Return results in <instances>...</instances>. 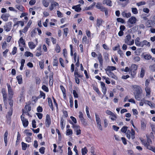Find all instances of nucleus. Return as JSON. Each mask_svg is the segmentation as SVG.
Masks as SVG:
<instances>
[{
  "instance_id": "obj_1",
  "label": "nucleus",
  "mask_w": 155,
  "mask_h": 155,
  "mask_svg": "<svg viewBox=\"0 0 155 155\" xmlns=\"http://www.w3.org/2000/svg\"><path fill=\"white\" fill-rule=\"evenodd\" d=\"M135 132L134 130L132 129L131 131L130 130H127V132L126 133V137L128 139H130V137L133 140L135 137Z\"/></svg>"
},
{
  "instance_id": "obj_2",
  "label": "nucleus",
  "mask_w": 155,
  "mask_h": 155,
  "mask_svg": "<svg viewBox=\"0 0 155 155\" xmlns=\"http://www.w3.org/2000/svg\"><path fill=\"white\" fill-rule=\"evenodd\" d=\"M142 143L146 147L147 149L149 150L152 149V147L150 145L152 143V141L150 139L148 138L147 139V141L143 140L142 141Z\"/></svg>"
},
{
  "instance_id": "obj_3",
  "label": "nucleus",
  "mask_w": 155,
  "mask_h": 155,
  "mask_svg": "<svg viewBox=\"0 0 155 155\" xmlns=\"http://www.w3.org/2000/svg\"><path fill=\"white\" fill-rule=\"evenodd\" d=\"M136 45L137 46L141 47H143L144 45L150 47V42H147L146 40H144L138 43H136Z\"/></svg>"
},
{
  "instance_id": "obj_4",
  "label": "nucleus",
  "mask_w": 155,
  "mask_h": 155,
  "mask_svg": "<svg viewBox=\"0 0 155 155\" xmlns=\"http://www.w3.org/2000/svg\"><path fill=\"white\" fill-rule=\"evenodd\" d=\"M23 113L22 114L21 116V118L23 125L24 127H25L28 126V121L27 119H26L24 116H23Z\"/></svg>"
},
{
  "instance_id": "obj_5",
  "label": "nucleus",
  "mask_w": 155,
  "mask_h": 155,
  "mask_svg": "<svg viewBox=\"0 0 155 155\" xmlns=\"http://www.w3.org/2000/svg\"><path fill=\"white\" fill-rule=\"evenodd\" d=\"M138 66L136 64H132L131 66L130 71L131 74L133 75L132 72L134 73L133 75H135L136 74L135 71L137 70Z\"/></svg>"
},
{
  "instance_id": "obj_6",
  "label": "nucleus",
  "mask_w": 155,
  "mask_h": 155,
  "mask_svg": "<svg viewBox=\"0 0 155 155\" xmlns=\"http://www.w3.org/2000/svg\"><path fill=\"white\" fill-rule=\"evenodd\" d=\"M51 124L50 117L48 114H47L46 117L45 124L46 127H49Z\"/></svg>"
},
{
  "instance_id": "obj_7",
  "label": "nucleus",
  "mask_w": 155,
  "mask_h": 155,
  "mask_svg": "<svg viewBox=\"0 0 155 155\" xmlns=\"http://www.w3.org/2000/svg\"><path fill=\"white\" fill-rule=\"evenodd\" d=\"M132 87L135 90V92H142V90L141 87L138 85H132Z\"/></svg>"
},
{
  "instance_id": "obj_8",
  "label": "nucleus",
  "mask_w": 155,
  "mask_h": 155,
  "mask_svg": "<svg viewBox=\"0 0 155 155\" xmlns=\"http://www.w3.org/2000/svg\"><path fill=\"white\" fill-rule=\"evenodd\" d=\"M8 87V92L9 97H12L13 95V92L12 89L10 85L8 83L7 84Z\"/></svg>"
},
{
  "instance_id": "obj_9",
  "label": "nucleus",
  "mask_w": 155,
  "mask_h": 155,
  "mask_svg": "<svg viewBox=\"0 0 155 155\" xmlns=\"http://www.w3.org/2000/svg\"><path fill=\"white\" fill-rule=\"evenodd\" d=\"M142 92H134V94L135 96V98L136 100L138 101H140L141 98V94Z\"/></svg>"
},
{
  "instance_id": "obj_10",
  "label": "nucleus",
  "mask_w": 155,
  "mask_h": 155,
  "mask_svg": "<svg viewBox=\"0 0 155 155\" xmlns=\"http://www.w3.org/2000/svg\"><path fill=\"white\" fill-rule=\"evenodd\" d=\"M59 6V4L55 2H51V6L49 7V9L50 10L52 11L54 9V7Z\"/></svg>"
},
{
  "instance_id": "obj_11",
  "label": "nucleus",
  "mask_w": 155,
  "mask_h": 155,
  "mask_svg": "<svg viewBox=\"0 0 155 155\" xmlns=\"http://www.w3.org/2000/svg\"><path fill=\"white\" fill-rule=\"evenodd\" d=\"M101 86L102 88V91L104 95L107 92V88L105 84L103 82H101Z\"/></svg>"
},
{
  "instance_id": "obj_12",
  "label": "nucleus",
  "mask_w": 155,
  "mask_h": 155,
  "mask_svg": "<svg viewBox=\"0 0 155 155\" xmlns=\"http://www.w3.org/2000/svg\"><path fill=\"white\" fill-rule=\"evenodd\" d=\"M40 96H38L37 97H32V98H35L34 100V101L36 102V101H37L38 98H39L40 97H43V99H45V93L42 91H40Z\"/></svg>"
},
{
  "instance_id": "obj_13",
  "label": "nucleus",
  "mask_w": 155,
  "mask_h": 155,
  "mask_svg": "<svg viewBox=\"0 0 155 155\" xmlns=\"http://www.w3.org/2000/svg\"><path fill=\"white\" fill-rule=\"evenodd\" d=\"M10 15L8 13H4L3 14L1 18L5 21H7L8 20V18L10 16Z\"/></svg>"
},
{
  "instance_id": "obj_14",
  "label": "nucleus",
  "mask_w": 155,
  "mask_h": 155,
  "mask_svg": "<svg viewBox=\"0 0 155 155\" xmlns=\"http://www.w3.org/2000/svg\"><path fill=\"white\" fill-rule=\"evenodd\" d=\"M81 5L79 4L78 5L74 6L72 7V8L74 9L75 11L77 12H80L81 10V8L80 7Z\"/></svg>"
},
{
  "instance_id": "obj_15",
  "label": "nucleus",
  "mask_w": 155,
  "mask_h": 155,
  "mask_svg": "<svg viewBox=\"0 0 155 155\" xmlns=\"http://www.w3.org/2000/svg\"><path fill=\"white\" fill-rule=\"evenodd\" d=\"M97 58L100 64V66L102 67L103 66V59L102 58V55L101 53H99L98 54Z\"/></svg>"
},
{
  "instance_id": "obj_16",
  "label": "nucleus",
  "mask_w": 155,
  "mask_h": 155,
  "mask_svg": "<svg viewBox=\"0 0 155 155\" xmlns=\"http://www.w3.org/2000/svg\"><path fill=\"white\" fill-rule=\"evenodd\" d=\"M106 73L107 74L108 76L115 79H117V78L116 77L112 72L111 71H109Z\"/></svg>"
},
{
  "instance_id": "obj_17",
  "label": "nucleus",
  "mask_w": 155,
  "mask_h": 155,
  "mask_svg": "<svg viewBox=\"0 0 155 155\" xmlns=\"http://www.w3.org/2000/svg\"><path fill=\"white\" fill-rule=\"evenodd\" d=\"M116 69V68L115 67L110 66H108L105 69L106 72L110 71H113Z\"/></svg>"
},
{
  "instance_id": "obj_18",
  "label": "nucleus",
  "mask_w": 155,
  "mask_h": 155,
  "mask_svg": "<svg viewBox=\"0 0 155 155\" xmlns=\"http://www.w3.org/2000/svg\"><path fill=\"white\" fill-rule=\"evenodd\" d=\"M136 21V18L132 16L129 19L128 22H130V24H133L135 23Z\"/></svg>"
},
{
  "instance_id": "obj_19",
  "label": "nucleus",
  "mask_w": 155,
  "mask_h": 155,
  "mask_svg": "<svg viewBox=\"0 0 155 155\" xmlns=\"http://www.w3.org/2000/svg\"><path fill=\"white\" fill-rule=\"evenodd\" d=\"M141 56L146 60H148L152 58V56L150 54L144 55L143 54L141 55Z\"/></svg>"
},
{
  "instance_id": "obj_20",
  "label": "nucleus",
  "mask_w": 155,
  "mask_h": 155,
  "mask_svg": "<svg viewBox=\"0 0 155 155\" xmlns=\"http://www.w3.org/2000/svg\"><path fill=\"white\" fill-rule=\"evenodd\" d=\"M131 36L130 35H127L125 37V38L124 40L125 42L127 45H128L129 43L130 42V40L131 38Z\"/></svg>"
},
{
  "instance_id": "obj_21",
  "label": "nucleus",
  "mask_w": 155,
  "mask_h": 155,
  "mask_svg": "<svg viewBox=\"0 0 155 155\" xmlns=\"http://www.w3.org/2000/svg\"><path fill=\"white\" fill-rule=\"evenodd\" d=\"M121 14L123 17L127 18H128L131 16V14L130 13H126L125 12H122Z\"/></svg>"
},
{
  "instance_id": "obj_22",
  "label": "nucleus",
  "mask_w": 155,
  "mask_h": 155,
  "mask_svg": "<svg viewBox=\"0 0 155 155\" xmlns=\"http://www.w3.org/2000/svg\"><path fill=\"white\" fill-rule=\"evenodd\" d=\"M8 135V132L6 131L4 135V140L5 143V146H7L8 142L7 136Z\"/></svg>"
},
{
  "instance_id": "obj_23",
  "label": "nucleus",
  "mask_w": 155,
  "mask_h": 155,
  "mask_svg": "<svg viewBox=\"0 0 155 155\" xmlns=\"http://www.w3.org/2000/svg\"><path fill=\"white\" fill-rule=\"evenodd\" d=\"M145 90L147 96H150V89L149 87H146L145 88Z\"/></svg>"
},
{
  "instance_id": "obj_24",
  "label": "nucleus",
  "mask_w": 155,
  "mask_h": 155,
  "mask_svg": "<svg viewBox=\"0 0 155 155\" xmlns=\"http://www.w3.org/2000/svg\"><path fill=\"white\" fill-rule=\"evenodd\" d=\"M48 102L49 104V105L50 106V107L51 109V110H53L54 109V107L53 105V103L52 102V101L51 99L50 98H48Z\"/></svg>"
},
{
  "instance_id": "obj_25",
  "label": "nucleus",
  "mask_w": 155,
  "mask_h": 155,
  "mask_svg": "<svg viewBox=\"0 0 155 155\" xmlns=\"http://www.w3.org/2000/svg\"><path fill=\"white\" fill-rule=\"evenodd\" d=\"M13 110L12 107H10L6 115V117L8 118H10L12 115V113Z\"/></svg>"
},
{
  "instance_id": "obj_26",
  "label": "nucleus",
  "mask_w": 155,
  "mask_h": 155,
  "mask_svg": "<svg viewBox=\"0 0 155 155\" xmlns=\"http://www.w3.org/2000/svg\"><path fill=\"white\" fill-rule=\"evenodd\" d=\"M111 2L110 0H104L103 1L104 4H106L107 5L110 6H111Z\"/></svg>"
},
{
  "instance_id": "obj_27",
  "label": "nucleus",
  "mask_w": 155,
  "mask_h": 155,
  "mask_svg": "<svg viewBox=\"0 0 155 155\" xmlns=\"http://www.w3.org/2000/svg\"><path fill=\"white\" fill-rule=\"evenodd\" d=\"M95 5L96 3L95 2H94L93 4L89 6L86 7L85 8V10H89L92 9L93 7Z\"/></svg>"
},
{
  "instance_id": "obj_28",
  "label": "nucleus",
  "mask_w": 155,
  "mask_h": 155,
  "mask_svg": "<svg viewBox=\"0 0 155 155\" xmlns=\"http://www.w3.org/2000/svg\"><path fill=\"white\" fill-rule=\"evenodd\" d=\"M141 129L143 130H145L146 127V124H145L144 121H141Z\"/></svg>"
},
{
  "instance_id": "obj_29",
  "label": "nucleus",
  "mask_w": 155,
  "mask_h": 155,
  "mask_svg": "<svg viewBox=\"0 0 155 155\" xmlns=\"http://www.w3.org/2000/svg\"><path fill=\"white\" fill-rule=\"evenodd\" d=\"M28 45L29 48L31 49H33L35 47V44L32 42H29Z\"/></svg>"
},
{
  "instance_id": "obj_30",
  "label": "nucleus",
  "mask_w": 155,
  "mask_h": 155,
  "mask_svg": "<svg viewBox=\"0 0 155 155\" xmlns=\"http://www.w3.org/2000/svg\"><path fill=\"white\" fill-rule=\"evenodd\" d=\"M16 7L21 12H23L24 9L23 7L21 5H16Z\"/></svg>"
},
{
  "instance_id": "obj_31",
  "label": "nucleus",
  "mask_w": 155,
  "mask_h": 155,
  "mask_svg": "<svg viewBox=\"0 0 155 155\" xmlns=\"http://www.w3.org/2000/svg\"><path fill=\"white\" fill-rule=\"evenodd\" d=\"M88 150L87 149L86 147H84V148L81 149V153L82 155H85L87 152Z\"/></svg>"
},
{
  "instance_id": "obj_32",
  "label": "nucleus",
  "mask_w": 155,
  "mask_h": 155,
  "mask_svg": "<svg viewBox=\"0 0 155 155\" xmlns=\"http://www.w3.org/2000/svg\"><path fill=\"white\" fill-rule=\"evenodd\" d=\"M60 87L63 93L64 96L65 97L66 96L65 89L62 85H61Z\"/></svg>"
},
{
  "instance_id": "obj_33",
  "label": "nucleus",
  "mask_w": 155,
  "mask_h": 155,
  "mask_svg": "<svg viewBox=\"0 0 155 155\" xmlns=\"http://www.w3.org/2000/svg\"><path fill=\"white\" fill-rule=\"evenodd\" d=\"M4 30L6 31H9L11 29V27L10 25H6L4 26Z\"/></svg>"
},
{
  "instance_id": "obj_34",
  "label": "nucleus",
  "mask_w": 155,
  "mask_h": 155,
  "mask_svg": "<svg viewBox=\"0 0 155 155\" xmlns=\"http://www.w3.org/2000/svg\"><path fill=\"white\" fill-rule=\"evenodd\" d=\"M145 71L144 69L142 68L141 69V71L140 72V77L142 78L145 75Z\"/></svg>"
},
{
  "instance_id": "obj_35",
  "label": "nucleus",
  "mask_w": 155,
  "mask_h": 155,
  "mask_svg": "<svg viewBox=\"0 0 155 155\" xmlns=\"http://www.w3.org/2000/svg\"><path fill=\"white\" fill-rule=\"evenodd\" d=\"M16 78L19 84H21L22 82V79L21 75L18 76L16 77Z\"/></svg>"
},
{
  "instance_id": "obj_36",
  "label": "nucleus",
  "mask_w": 155,
  "mask_h": 155,
  "mask_svg": "<svg viewBox=\"0 0 155 155\" xmlns=\"http://www.w3.org/2000/svg\"><path fill=\"white\" fill-rule=\"evenodd\" d=\"M22 149V150H25L26 149L27 147V145L26 143L23 142H21Z\"/></svg>"
},
{
  "instance_id": "obj_37",
  "label": "nucleus",
  "mask_w": 155,
  "mask_h": 155,
  "mask_svg": "<svg viewBox=\"0 0 155 155\" xmlns=\"http://www.w3.org/2000/svg\"><path fill=\"white\" fill-rule=\"evenodd\" d=\"M42 3L43 5L46 7H48L49 5V2L45 0H43Z\"/></svg>"
},
{
  "instance_id": "obj_38",
  "label": "nucleus",
  "mask_w": 155,
  "mask_h": 155,
  "mask_svg": "<svg viewBox=\"0 0 155 155\" xmlns=\"http://www.w3.org/2000/svg\"><path fill=\"white\" fill-rule=\"evenodd\" d=\"M95 114L96 117V120L97 123H101V119L99 117V116L97 115L96 113H95Z\"/></svg>"
},
{
  "instance_id": "obj_39",
  "label": "nucleus",
  "mask_w": 155,
  "mask_h": 155,
  "mask_svg": "<svg viewBox=\"0 0 155 155\" xmlns=\"http://www.w3.org/2000/svg\"><path fill=\"white\" fill-rule=\"evenodd\" d=\"M146 102H148L147 104L151 107H154V104L153 103L151 102L150 101H145L144 103L145 104H146Z\"/></svg>"
},
{
  "instance_id": "obj_40",
  "label": "nucleus",
  "mask_w": 155,
  "mask_h": 155,
  "mask_svg": "<svg viewBox=\"0 0 155 155\" xmlns=\"http://www.w3.org/2000/svg\"><path fill=\"white\" fill-rule=\"evenodd\" d=\"M72 134V130L70 129H68L67 130L66 135H71Z\"/></svg>"
},
{
  "instance_id": "obj_41",
  "label": "nucleus",
  "mask_w": 155,
  "mask_h": 155,
  "mask_svg": "<svg viewBox=\"0 0 155 155\" xmlns=\"http://www.w3.org/2000/svg\"><path fill=\"white\" fill-rule=\"evenodd\" d=\"M93 89L98 94H100V92L98 88L95 85H93Z\"/></svg>"
},
{
  "instance_id": "obj_42",
  "label": "nucleus",
  "mask_w": 155,
  "mask_h": 155,
  "mask_svg": "<svg viewBox=\"0 0 155 155\" xmlns=\"http://www.w3.org/2000/svg\"><path fill=\"white\" fill-rule=\"evenodd\" d=\"M128 127L127 126L123 127L121 130V131L122 132L126 133Z\"/></svg>"
},
{
  "instance_id": "obj_43",
  "label": "nucleus",
  "mask_w": 155,
  "mask_h": 155,
  "mask_svg": "<svg viewBox=\"0 0 155 155\" xmlns=\"http://www.w3.org/2000/svg\"><path fill=\"white\" fill-rule=\"evenodd\" d=\"M101 19H97V25L98 27L101 25L102 23V21Z\"/></svg>"
},
{
  "instance_id": "obj_44",
  "label": "nucleus",
  "mask_w": 155,
  "mask_h": 155,
  "mask_svg": "<svg viewBox=\"0 0 155 155\" xmlns=\"http://www.w3.org/2000/svg\"><path fill=\"white\" fill-rule=\"evenodd\" d=\"M146 3L144 1H142L140 2L137 3L136 4L138 6H140L141 5H144L146 4Z\"/></svg>"
},
{
  "instance_id": "obj_45",
  "label": "nucleus",
  "mask_w": 155,
  "mask_h": 155,
  "mask_svg": "<svg viewBox=\"0 0 155 155\" xmlns=\"http://www.w3.org/2000/svg\"><path fill=\"white\" fill-rule=\"evenodd\" d=\"M25 55L27 57L30 56L33 57V54L29 51H26L25 53Z\"/></svg>"
},
{
  "instance_id": "obj_46",
  "label": "nucleus",
  "mask_w": 155,
  "mask_h": 155,
  "mask_svg": "<svg viewBox=\"0 0 155 155\" xmlns=\"http://www.w3.org/2000/svg\"><path fill=\"white\" fill-rule=\"evenodd\" d=\"M132 12V13L134 14H137L138 13V11L137 8H131Z\"/></svg>"
},
{
  "instance_id": "obj_47",
  "label": "nucleus",
  "mask_w": 155,
  "mask_h": 155,
  "mask_svg": "<svg viewBox=\"0 0 155 155\" xmlns=\"http://www.w3.org/2000/svg\"><path fill=\"white\" fill-rule=\"evenodd\" d=\"M44 61L43 60H42L41 61H39V65L40 68L42 69L44 68Z\"/></svg>"
},
{
  "instance_id": "obj_48",
  "label": "nucleus",
  "mask_w": 155,
  "mask_h": 155,
  "mask_svg": "<svg viewBox=\"0 0 155 155\" xmlns=\"http://www.w3.org/2000/svg\"><path fill=\"white\" fill-rule=\"evenodd\" d=\"M64 120L63 118H61V120L60 124L61 125V128L62 129H63L64 127V125H63L64 123Z\"/></svg>"
},
{
  "instance_id": "obj_49",
  "label": "nucleus",
  "mask_w": 155,
  "mask_h": 155,
  "mask_svg": "<svg viewBox=\"0 0 155 155\" xmlns=\"http://www.w3.org/2000/svg\"><path fill=\"white\" fill-rule=\"evenodd\" d=\"M88 109H89L88 107L87 106H86V113L87 114V115L89 118H91V116L90 115Z\"/></svg>"
},
{
  "instance_id": "obj_50",
  "label": "nucleus",
  "mask_w": 155,
  "mask_h": 155,
  "mask_svg": "<svg viewBox=\"0 0 155 155\" xmlns=\"http://www.w3.org/2000/svg\"><path fill=\"white\" fill-rule=\"evenodd\" d=\"M50 78V81H49V84L50 85H53V78L52 76H50L49 77Z\"/></svg>"
},
{
  "instance_id": "obj_51",
  "label": "nucleus",
  "mask_w": 155,
  "mask_h": 155,
  "mask_svg": "<svg viewBox=\"0 0 155 155\" xmlns=\"http://www.w3.org/2000/svg\"><path fill=\"white\" fill-rule=\"evenodd\" d=\"M18 43H21L23 45H25V41L23 40L22 37L20 39L19 41H18Z\"/></svg>"
},
{
  "instance_id": "obj_52",
  "label": "nucleus",
  "mask_w": 155,
  "mask_h": 155,
  "mask_svg": "<svg viewBox=\"0 0 155 155\" xmlns=\"http://www.w3.org/2000/svg\"><path fill=\"white\" fill-rule=\"evenodd\" d=\"M42 88L43 90L46 92H48V87L45 85H44L42 86Z\"/></svg>"
},
{
  "instance_id": "obj_53",
  "label": "nucleus",
  "mask_w": 155,
  "mask_h": 155,
  "mask_svg": "<svg viewBox=\"0 0 155 155\" xmlns=\"http://www.w3.org/2000/svg\"><path fill=\"white\" fill-rule=\"evenodd\" d=\"M58 64V61L57 59V58L56 57L55 59H54L53 62V65L54 66H57Z\"/></svg>"
},
{
  "instance_id": "obj_54",
  "label": "nucleus",
  "mask_w": 155,
  "mask_h": 155,
  "mask_svg": "<svg viewBox=\"0 0 155 155\" xmlns=\"http://www.w3.org/2000/svg\"><path fill=\"white\" fill-rule=\"evenodd\" d=\"M25 108L26 109V111H29L31 110V107L28 105H25Z\"/></svg>"
},
{
  "instance_id": "obj_55",
  "label": "nucleus",
  "mask_w": 155,
  "mask_h": 155,
  "mask_svg": "<svg viewBox=\"0 0 155 155\" xmlns=\"http://www.w3.org/2000/svg\"><path fill=\"white\" fill-rule=\"evenodd\" d=\"M45 148L44 147H42L40 148L39 150V152L41 154H44L45 153Z\"/></svg>"
},
{
  "instance_id": "obj_56",
  "label": "nucleus",
  "mask_w": 155,
  "mask_h": 155,
  "mask_svg": "<svg viewBox=\"0 0 155 155\" xmlns=\"http://www.w3.org/2000/svg\"><path fill=\"white\" fill-rule=\"evenodd\" d=\"M55 50L57 53H59L60 51V48L58 44L56 45Z\"/></svg>"
},
{
  "instance_id": "obj_57",
  "label": "nucleus",
  "mask_w": 155,
  "mask_h": 155,
  "mask_svg": "<svg viewBox=\"0 0 155 155\" xmlns=\"http://www.w3.org/2000/svg\"><path fill=\"white\" fill-rule=\"evenodd\" d=\"M72 124L73 125L72 127L75 130H76L79 129L80 127L79 126L74 124L72 123Z\"/></svg>"
},
{
  "instance_id": "obj_58",
  "label": "nucleus",
  "mask_w": 155,
  "mask_h": 155,
  "mask_svg": "<svg viewBox=\"0 0 155 155\" xmlns=\"http://www.w3.org/2000/svg\"><path fill=\"white\" fill-rule=\"evenodd\" d=\"M143 11L145 13H148L150 12V10L147 8H144L143 9Z\"/></svg>"
},
{
  "instance_id": "obj_59",
  "label": "nucleus",
  "mask_w": 155,
  "mask_h": 155,
  "mask_svg": "<svg viewBox=\"0 0 155 155\" xmlns=\"http://www.w3.org/2000/svg\"><path fill=\"white\" fill-rule=\"evenodd\" d=\"M36 2V0H30L29 2V4L30 5H34Z\"/></svg>"
},
{
  "instance_id": "obj_60",
  "label": "nucleus",
  "mask_w": 155,
  "mask_h": 155,
  "mask_svg": "<svg viewBox=\"0 0 155 155\" xmlns=\"http://www.w3.org/2000/svg\"><path fill=\"white\" fill-rule=\"evenodd\" d=\"M84 126L87 125V124L86 121L84 118L80 120Z\"/></svg>"
},
{
  "instance_id": "obj_61",
  "label": "nucleus",
  "mask_w": 155,
  "mask_h": 155,
  "mask_svg": "<svg viewBox=\"0 0 155 155\" xmlns=\"http://www.w3.org/2000/svg\"><path fill=\"white\" fill-rule=\"evenodd\" d=\"M97 126L99 129L101 130H102V128L101 124V123H97Z\"/></svg>"
},
{
  "instance_id": "obj_62",
  "label": "nucleus",
  "mask_w": 155,
  "mask_h": 155,
  "mask_svg": "<svg viewBox=\"0 0 155 155\" xmlns=\"http://www.w3.org/2000/svg\"><path fill=\"white\" fill-rule=\"evenodd\" d=\"M117 20L118 22H120L122 23L124 22V20L121 18H117Z\"/></svg>"
},
{
  "instance_id": "obj_63",
  "label": "nucleus",
  "mask_w": 155,
  "mask_h": 155,
  "mask_svg": "<svg viewBox=\"0 0 155 155\" xmlns=\"http://www.w3.org/2000/svg\"><path fill=\"white\" fill-rule=\"evenodd\" d=\"M73 94L74 97L78 98V95L75 90H73Z\"/></svg>"
},
{
  "instance_id": "obj_64",
  "label": "nucleus",
  "mask_w": 155,
  "mask_h": 155,
  "mask_svg": "<svg viewBox=\"0 0 155 155\" xmlns=\"http://www.w3.org/2000/svg\"><path fill=\"white\" fill-rule=\"evenodd\" d=\"M32 127L34 128H35L36 127V121L35 120H32Z\"/></svg>"
}]
</instances>
